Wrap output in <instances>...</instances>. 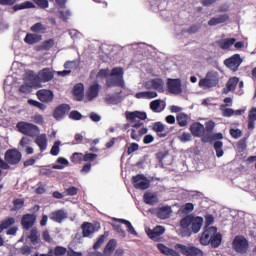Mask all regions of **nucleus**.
Masks as SVG:
<instances>
[{"label":"nucleus","mask_w":256,"mask_h":256,"mask_svg":"<svg viewBox=\"0 0 256 256\" xmlns=\"http://www.w3.org/2000/svg\"><path fill=\"white\" fill-rule=\"evenodd\" d=\"M83 237H91L95 233V225L90 222H84L81 226Z\"/></svg>","instance_id":"obj_24"},{"label":"nucleus","mask_w":256,"mask_h":256,"mask_svg":"<svg viewBox=\"0 0 256 256\" xmlns=\"http://www.w3.org/2000/svg\"><path fill=\"white\" fill-rule=\"evenodd\" d=\"M175 249L180 251L182 255L185 256H203V250L195 247V246H187L185 244H176Z\"/></svg>","instance_id":"obj_9"},{"label":"nucleus","mask_w":256,"mask_h":256,"mask_svg":"<svg viewBox=\"0 0 256 256\" xmlns=\"http://www.w3.org/2000/svg\"><path fill=\"white\" fill-rule=\"evenodd\" d=\"M98 155L95 153H86L84 155V161L89 162V161H95L97 159Z\"/></svg>","instance_id":"obj_62"},{"label":"nucleus","mask_w":256,"mask_h":256,"mask_svg":"<svg viewBox=\"0 0 256 256\" xmlns=\"http://www.w3.org/2000/svg\"><path fill=\"white\" fill-rule=\"evenodd\" d=\"M70 161H71L72 163H75V164L81 163V161H84V155H83V153H81V152H75V153H73L72 156L70 157Z\"/></svg>","instance_id":"obj_43"},{"label":"nucleus","mask_w":256,"mask_h":256,"mask_svg":"<svg viewBox=\"0 0 256 256\" xmlns=\"http://www.w3.org/2000/svg\"><path fill=\"white\" fill-rule=\"evenodd\" d=\"M20 253L22 255H25V256H29L31 253H33V248H31L30 246L26 245V246H22L20 248Z\"/></svg>","instance_id":"obj_57"},{"label":"nucleus","mask_w":256,"mask_h":256,"mask_svg":"<svg viewBox=\"0 0 256 256\" xmlns=\"http://www.w3.org/2000/svg\"><path fill=\"white\" fill-rule=\"evenodd\" d=\"M157 217L159 219H169L171 217V207L164 206L158 209Z\"/></svg>","instance_id":"obj_31"},{"label":"nucleus","mask_w":256,"mask_h":256,"mask_svg":"<svg viewBox=\"0 0 256 256\" xmlns=\"http://www.w3.org/2000/svg\"><path fill=\"white\" fill-rule=\"evenodd\" d=\"M215 233H217V228L215 227H210L204 230V232L200 237L201 245H204V246L209 245L211 243V238L213 237V235H215Z\"/></svg>","instance_id":"obj_17"},{"label":"nucleus","mask_w":256,"mask_h":256,"mask_svg":"<svg viewBox=\"0 0 256 256\" xmlns=\"http://www.w3.org/2000/svg\"><path fill=\"white\" fill-rule=\"evenodd\" d=\"M16 129H18L19 133H22V135H27V137H37V135H39V126L33 123L20 121L17 123Z\"/></svg>","instance_id":"obj_6"},{"label":"nucleus","mask_w":256,"mask_h":256,"mask_svg":"<svg viewBox=\"0 0 256 256\" xmlns=\"http://www.w3.org/2000/svg\"><path fill=\"white\" fill-rule=\"evenodd\" d=\"M255 121H256V108H252L248 114V129H255Z\"/></svg>","instance_id":"obj_34"},{"label":"nucleus","mask_w":256,"mask_h":256,"mask_svg":"<svg viewBox=\"0 0 256 256\" xmlns=\"http://www.w3.org/2000/svg\"><path fill=\"white\" fill-rule=\"evenodd\" d=\"M230 135L233 137V139H239L243 135V132L240 129H230Z\"/></svg>","instance_id":"obj_56"},{"label":"nucleus","mask_w":256,"mask_h":256,"mask_svg":"<svg viewBox=\"0 0 256 256\" xmlns=\"http://www.w3.org/2000/svg\"><path fill=\"white\" fill-rule=\"evenodd\" d=\"M79 193V188L75 186H70L65 190V195L69 197H74V195H77Z\"/></svg>","instance_id":"obj_50"},{"label":"nucleus","mask_w":256,"mask_h":256,"mask_svg":"<svg viewBox=\"0 0 256 256\" xmlns=\"http://www.w3.org/2000/svg\"><path fill=\"white\" fill-rule=\"evenodd\" d=\"M181 87V79H168L167 89L172 95H181V93H183V89Z\"/></svg>","instance_id":"obj_12"},{"label":"nucleus","mask_w":256,"mask_h":256,"mask_svg":"<svg viewBox=\"0 0 256 256\" xmlns=\"http://www.w3.org/2000/svg\"><path fill=\"white\" fill-rule=\"evenodd\" d=\"M112 227L116 233H119L122 237H125V230H123V227L120 224H113Z\"/></svg>","instance_id":"obj_61"},{"label":"nucleus","mask_w":256,"mask_h":256,"mask_svg":"<svg viewBox=\"0 0 256 256\" xmlns=\"http://www.w3.org/2000/svg\"><path fill=\"white\" fill-rule=\"evenodd\" d=\"M203 217L187 215L180 221L183 237H191V233H199L203 227Z\"/></svg>","instance_id":"obj_1"},{"label":"nucleus","mask_w":256,"mask_h":256,"mask_svg":"<svg viewBox=\"0 0 256 256\" xmlns=\"http://www.w3.org/2000/svg\"><path fill=\"white\" fill-rule=\"evenodd\" d=\"M103 243H105V235H100L98 240L93 245V249L97 251V249H99Z\"/></svg>","instance_id":"obj_58"},{"label":"nucleus","mask_w":256,"mask_h":256,"mask_svg":"<svg viewBox=\"0 0 256 256\" xmlns=\"http://www.w3.org/2000/svg\"><path fill=\"white\" fill-rule=\"evenodd\" d=\"M22 158L23 154H21L17 149H8L4 154V160L10 166L19 165V163H21Z\"/></svg>","instance_id":"obj_8"},{"label":"nucleus","mask_w":256,"mask_h":256,"mask_svg":"<svg viewBox=\"0 0 256 256\" xmlns=\"http://www.w3.org/2000/svg\"><path fill=\"white\" fill-rule=\"evenodd\" d=\"M55 256L67 255V248L63 246H56L53 250Z\"/></svg>","instance_id":"obj_48"},{"label":"nucleus","mask_w":256,"mask_h":256,"mask_svg":"<svg viewBox=\"0 0 256 256\" xmlns=\"http://www.w3.org/2000/svg\"><path fill=\"white\" fill-rule=\"evenodd\" d=\"M159 107H161V100H153L150 103V109L154 113H159Z\"/></svg>","instance_id":"obj_51"},{"label":"nucleus","mask_w":256,"mask_h":256,"mask_svg":"<svg viewBox=\"0 0 256 256\" xmlns=\"http://www.w3.org/2000/svg\"><path fill=\"white\" fill-rule=\"evenodd\" d=\"M106 87H125L123 80V68L114 67L111 70L110 77L106 78Z\"/></svg>","instance_id":"obj_3"},{"label":"nucleus","mask_w":256,"mask_h":256,"mask_svg":"<svg viewBox=\"0 0 256 256\" xmlns=\"http://www.w3.org/2000/svg\"><path fill=\"white\" fill-rule=\"evenodd\" d=\"M200 29H201V24H194L186 30V33H189L190 35H194L195 33H199Z\"/></svg>","instance_id":"obj_53"},{"label":"nucleus","mask_w":256,"mask_h":256,"mask_svg":"<svg viewBox=\"0 0 256 256\" xmlns=\"http://www.w3.org/2000/svg\"><path fill=\"white\" fill-rule=\"evenodd\" d=\"M36 96L41 103H52L53 99H55L53 91L47 89L38 90Z\"/></svg>","instance_id":"obj_14"},{"label":"nucleus","mask_w":256,"mask_h":256,"mask_svg":"<svg viewBox=\"0 0 256 256\" xmlns=\"http://www.w3.org/2000/svg\"><path fill=\"white\" fill-rule=\"evenodd\" d=\"M43 36L40 34H35V33H27L24 42L27 43V45H35L42 41Z\"/></svg>","instance_id":"obj_21"},{"label":"nucleus","mask_w":256,"mask_h":256,"mask_svg":"<svg viewBox=\"0 0 256 256\" xmlns=\"http://www.w3.org/2000/svg\"><path fill=\"white\" fill-rule=\"evenodd\" d=\"M147 235L150 239H153V241H159V236L154 230L149 229L147 231Z\"/></svg>","instance_id":"obj_63"},{"label":"nucleus","mask_w":256,"mask_h":256,"mask_svg":"<svg viewBox=\"0 0 256 256\" xmlns=\"http://www.w3.org/2000/svg\"><path fill=\"white\" fill-rule=\"evenodd\" d=\"M55 45V40L50 38L44 42L40 46H38L39 51H49Z\"/></svg>","instance_id":"obj_37"},{"label":"nucleus","mask_w":256,"mask_h":256,"mask_svg":"<svg viewBox=\"0 0 256 256\" xmlns=\"http://www.w3.org/2000/svg\"><path fill=\"white\" fill-rule=\"evenodd\" d=\"M23 9H35V4H33L31 1H26L21 4H16L13 7L14 11H21Z\"/></svg>","instance_id":"obj_35"},{"label":"nucleus","mask_w":256,"mask_h":256,"mask_svg":"<svg viewBox=\"0 0 256 256\" xmlns=\"http://www.w3.org/2000/svg\"><path fill=\"white\" fill-rule=\"evenodd\" d=\"M53 77L54 74L51 69L44 68L39 71L38 75L33 76L31 83L34 87H41V83H49V81L53 80Z\"/></svg>","instance_id":"obj_7"},{"label":"nucleus","mask_w":256,"mask_h":256,"mask_svg":"<svg viewBox=\"0 0 256 256\" xmlns=\"http://www.w3.org/2000/svg\"><path fill=\"white\" fill-rule=\"evenodd\" d=\"M190 132L193 137H203L205 135V126L200 122L193 123L190 126Z\"/></svg>","instance_id":"obj_20"},{"label":"nucleus","mask_w":256,"mask_h":256,"mask_svg":"<svg viewBox=\"0 0 256 256\" xmlns=\"http://www.w3.org/2000/svg\"><path fill=\"white\" fill-rule=\"evenodd\" d=\"M229 16L227 14L219 15L218 17H213L208 21L210 27H215V25H221V23H227Z\"/></svg>","instance_id":"obj_26"},{"label":"nucleus","mask_w":256,"mask_h":256,"mask_svg":"<svg viewBox=\"0 0 256 256\" xmlns=\"http://www.w3.org/2000/svg\"><path fill=\"white\" fill-rule=\"evenodd\" d=\"M115 221H118V223H123V225H126L128 233H131V235H137V231H135V228L133 227V224H131L130 221L126 219H115Z\"/></svg>","instance_id":"obj_39"},{"label":"nucleus","mask_w":256,"mask_h":256,"mask_svg":"<svg viewBox=\"0 0 256 256\" xmlns=\"http://www.w3.org/2000/svg\"><path fill=\"white\" fill-rule=\"evenodd\" d=\"M12 203L13 207L10 209L12 213H14L15 211H21V209L25 207V199L23 198H15Z\"/></svg>","instance_id":"obj_32"},{"label":"nucleus","mask_w":256,"mask_h":256,"mask_svg":"<svg viewBox=\"0 0 256 256\" xmlns=\"http://www.w3.org/2000/svg\"><path fill=\"white\" fill-rule=\"evenodd\" d=\"M219 85V73L217 71H209L206 73L205 77L200 79L198 86L200 89H213Z\"/></svg>","instance_id":"obj_4"},{"label":"nucleus","mask_w":256,"mask_h":256,"mask_svg":"<svg viewBox=\"0 0 256 256\" xmlns=\"http://www.w3.org/2000/svg\"><path fill=\"white\" fill-rule=\"evenodd\" d=\"M135 151H139V144L131 143L127 149V155H131L132 153H135Z\"/></svg>","instance_id":"obj_59"},{"label":"nucleus","mask_w":256,"mask_h":256,"mask_svg":"<svg viewBox=\"0 0 256 256\" xmlns=\"http://www.w3.org/2000/svg\"><path fill=\"white\" fill-rule=\"evenodd\" d=\"M152 131L157 133L160 138H165L167 137V135H169V131H167V126H165V124L161 122H155L154 124H152Z\"/></svg>","instance_id":"obj_19"},{"label":"nucleus","mask_w":256,"mask_h":256,"mask_svg":"<svg viewBox=\"0 0 256 256\" xmlns=\"http://www.w3.org/2000/svg\"><path fill=\"white\" fill-rule=\"evenodd\" d=\"M69 111H71V106L69 104H60L54 109L53 117L57 121H61Z\"/></svg>","instance_id":"obj_16"},{"label":"nucleus","mask_w":256,"mask_h":256,"mask_svg":"<svg viewBox=\"0 0 256 256\" xmlns=\"http://www.w3.org/2000/svg\"><path fill=\"white\" fill-rule=\"evenodd\" d=\"M115 249H117V240L111 239L108 241L104 248V255H113L115 252Z\"/></svg>","instance_id":"obj_30"},{"label":"nucleus","mask_w":256,"mask_h":256,"mask_svg":"<svg viewBox=\"0 0 256 256\" xmlns=\"http://www.w3.org/2000/svg\"><path fill=\"white\" fill-rule=\"evenodd\" d=\"M144 87L146 89H155V91L163 92V87H165V82L161 78H154L145 82Z\"/></svg>","instance_id":"obj_15"},{"label":"nucleus","mask_w":256,"mask_h":256,"mask_svg":"<svg viewBox=\"0 0 256 256\" xmlns=\"http://www.w3.org/2000/svg\"><path fill=\"white\" fill-rule=\"evenodd\" d=\"M236 42H237V39L235 38H225V39L219 40L217 42V45L218 47H220V49L227 51V49H231V47H233V45H235Z\"/></svg>","instance_id":"obj_22"},{"label":"nucleus","mask_w":256,"mask_h":256,"mask_svg":"<svg viewBox=\"0 0 256 256\" xmlns=\"http://www.w3.org/2000/svg\"><path fill=\"white\" fill-rule=\"evenodd\" d=\"M143 199L146 205H157V203H159V198L157 197V194L153 192H146L143 196Z\"/></svg>","instance_id":"obj_25"},{"label":"nucleus","mask_w":256,"mask_h":256,"mask_svg":"<svg viewBox=\"0 0 256 256\" xmlns=\"http://www.w3.org/2000/svg\"><path fill=\"white\" fill-rule=\"evenodd\" d=\"M107 75H109V69L108 68L100 69L98 74H97V77H99L100 79H105V77H107Z\"/></svg>","instance_id":"obj_64"},{"label":"nucleus","mask_w":256,"mask_h":256,"mask_svg":"<svg viewBox=\"0 0 256 256\" xmlns=\"http://www.w3.org/2000/svg\"><path fill=\"white\" fill-rule=\"evenodd\" d=\"M33 3L40 7V9H48L49 7V0H33Z\"/></svg>","instance_id":"obj_52"},{"label":"nucleus","mask_w":256,"mask_h":256,"mask_svg":"<svg viewBox=\"0 0 256 256\" xmlns=\"http://www.w3.org/2000/svg\"><path fill=\"white\" fill-rule=\"evenodd\" d=\"M221 241H223V236L219 233H214L211 237L210 244L214 249H217L221 245Z\"/></svg>","instance_id":"obj_36"},{"label":"nucleus","mask_w":256,"mask_h":256,"mask_svg":"<svg viewBox=\"0 0 256 256\" xmlns=\"http://www.w3.org/2000/svg\"><path fill=\"white\" fill-rule=\"evenodd\" d=\"M105 101L109 105H119V103H121V99L116 95H107Z\"/></svg>","instance_id":"obj_42"},{"label":"nucleus","mask_w":256,"mask_h":256,"mask_svg":"<svg viewBox=\"0 0 256 256\" xmlns=\"http://www.w3.org/2000/svg\"><path fill=\"white\" fill-rule=\"evenodd\" d=\"M15 223V218L8 217L1 221L2 228L3 229H9V227H13V224Z\"/></svg>","instance_id":"obj_45"},{"label":"nucleus","mask_w":256,"mask_h":256,"mask_svg":"<svg viewBox=\"0 0 256 256\" xmlns=\"http://www.w3.org/2000/svg\"><path fill=\"white\" fill-rule=\"evenodd\" d=\"M132 184L135 189H140V191H145L151 187V180H149L145 175L138 174L132 177Z\"/></svg>","instance_id":"obj_10"},{"label":"nucleus","mask_w":256,"mask_h":256,"mask_svg":"<svg viewBox=\"0 0 256 256\" xmlns=\"http://www.w3.org/2000/svg\"><path fill=\"white\" fill-rule=\"evenodd\" d=\"M30 31L36 35H39V33L41 35H43V34L47 33V27H45V25H43V23L37 22L30 27Z\"/></svg>","instance_id":"obj_29"},{"label":"nucleus","mask_w":256,"mask_h":256,"mask_svg":"<svg viewBox=\"0 0 256 256\" xmlns=\"http://www.w3.org/2000/svg\"><path fill=\"white\" fill-rule=\"evenodd\" d=\"M28 105H31L32 107H37V109H40L41 111H45L47 109V106H45V104L33 99L28 100Z\"/></svg>","instance_id":"obj_44"},{"label":"nucleus","mask_w":256,"mask_h":256,"mask_svg":"<svg viewBox=\"0 0 256 256\" xmlns=\"http://www.w3.org/2000/svg\"><path fill=\"white\" fill-rule=\"evenodd\" d=\"M59 147H61V141L58 140V141L54 142V144L50 150V155L57 157V155H59V152L61 151V149Z\"/></svg>","instance_id":"obj_46"},{"label":"nucleus","mask_w":256,"mask_h":256,"mask_svg":"<svg viewBox=\"0 0 256 256\" xmlns=\"http://www.w3.org/2000/svg\"><path fill=\"white\" fill-rule=\"evenodd\" d=\"M74 96L76 97V100L82 101L85 97V87L83 86V83H78L74 86L73 90Z\"/></svg>","instance_id":"obj_27"},{"label":"nucleus","mask_w":256,"mask_h":256,"mask_svg":"<svg viewBox=\"0 0 256 256\" xmlns=\"http://www.w3.org/2000/svg\"><path fill=\"white\" fill-rule=\"evenodd\" d=\"M179 127H187L189 116L185 113H179L176 117Z\"/></svg>","instance_id":"obj_38"},{"label":"nucleus","mask_w":256,"mask_h":256,"mask_svg":"<svg viewBox=\"0 0 256 256\" xmlns=\"http://www.w3.org/2000/svg\"><path fill=\"white\" fill-rule=\"evenodd\" d=\"M22 229L29 231L37 223V214H24L21 218Z\"/></svg>","instance_id":"obj_13"},{"label":"nucleus","mask_w":256,"mask_h":256,"mask_svg":"<svg viewBox=\"0 0 256 256\" xmlns=\"http://www.w3.org/2000/svg\"><path fill=\"white\" fill-rule=\"evenodd\" d=\"M195 209V205H193V203H186L183 207H182V211L184 213H191V211H193Z\"/></svg>","instance_id":"obj_60"},{"label":"nucleus","mask_w":256,"mask_h":256,"mask_svg":"<svg viewBox=\"0 0 256 256\" xmlns=\"http://www.w3.org/2000/svg\"><path fill=\"white\" fill-rule=\"evenodd\" d=\"M241 63H243V58H241L240 54H234L230 58L224 60L225 67L234 72L239 70Z\"/></svg>","instance_id":"obj_11"},{"label":"nucleus","mask_w":256,"mask_h":256,"mask_svg":"<svg viewBox=\"0 0 256 256\" xmlns=\"http://www.w3.org/2000/svg\"><path fill=\"white\" fill-rule=\"evenodd\" d=\"M69 118L72 119L73 121H81L83 119V114H81L77 110H73L70 112Z\"/></svg>","instance_id":"obj_49"},{"label":"nucleus","mask_w":256,"mask_h":256,"mask_svg":"<svg viewBox=\"0 0 256 256\" xmlns=\"http://www.w3.org/2000/svg\"><path fill=\"white\" fill-rule=\"evenodd\" d=\"M157 249L160 251V253L166 256H181V253L165 246V244H157Z\"/></svg>","instance_id":"obj_23"},{"label":"nucleus","mask_w":256,"mask_h":256,"mask_svg":"<svg viewBox=\"0 0 256 256\" xmlns=\"http://www.w3.org/2000/svg\"><path fill=\"white\" fill-rule=\"evenodd\" d=\"M32 141L29 137L23 136L22 139L20 140V147H22V149H25V147H29V145H31Z\"/></svg>","instance_id":"obj_55"},{"label":"nucleus","mask_w":256,"mask_h":256,"mask_svg":"<svg viewBox=\"0 0 256 256\" xmlns=\"http://www.w3.org/2000/svg\"><path fill=\"white\" fill-rule=\"evenodd\" d=\"M214 150L216 151L217 157H223V155H225V152L223 151V142L219 140L214 142Z\"/></svg>","instance_id":"obj_41"},{"label":"nucleus","mask_w":256,"mask_h":256,"mask_svg":"<svg viewBox=\"0 0 256 256\" xmlns=\"http://www.w3.org/2000/svg\"><path fill=\"white\" fill-rule=\"evenodd\" d=\"M232 249L238 255H247L249 251V240L243 235H237L232 242Z\"/></svg>","instance_id":"obj_5"},{"label":"nucleus","mask_w":256,"mask_h":256,"mask_svg":"<svg viewBox=\"0 0 256 256\" xmlns=\"http://www.w3.org/2000/svg\"><path fill=\"white\" fill-rule=\"evenodd\" d=\"M126 119L129 121L132 129H131V139L134 141H141V136L139 134V131H136L135 129H139L140 127H143V122L145 119H147V113L146 112H140V111H134V112H126Z\"/></svg>","instance_id":"obj_2"},{"label":"nucleus","mask_w":256,"mask_h":256,"mask_svg":"<svg viewBox=\"0 0 256 256\" xmlns=\"http://www.w3.org/2000/svg\"><path fill=\"white\" fill-rule=\"evenodd\" d=\"M36 145H38L40 151H45L47 149V135L41 134L35 140Z\"/></svg>","instance_id":"obj_33"},{"label":"nucleus","mask_w":256,"mask_h":256,"mask_svg":"<svg viewBox=\"0 0 256 256\" xmlns=\"http://www.w3.org/2000/svg\"><path fill=\"white\" fill-rule=\"evenodd\" d=\"M239 85V78L232 77L228 80L226 87L228 91H235L237 89V86Z\"/></svg>","instance_id":"obj_40"},{"label":"nucleus","mask_w":256,"mask_h":256,"mask_svg":"<svg viewBox=\"0 0 256 256\" xmlns=\"http://www.w3.org/2000/svg\"><path fill=\"white\" fill-rule=\"evenodd\" d=\"M223 107H225V105L220 106L221 111H223L222 112L223 117H232L234 115L235 111L233 109L231 108L223 109Z\"/></svg>","instance_id":"obj_54"},{"label":"nucleus","mask_w":256,"mask_h":256,"mask_svg":"<svg viewBox=\"0 0 256 256\" xmlns=\"http://www.w3.org/2000/svg\"><path fill=\"white\" fill-rule=\"evenodd\" d=\"M49 219L54 223H63L67 219V212L63 209L53 211L49 214Z\"/></svg>","instance_id":"obj_18"},{"label":"nucleus","mask_w":256,"mask_h":256,"mask_svg":"<svg viewBox=\"0 0 256 256\" xmlns=\"http://www.w3.org/2000/svg\"><path fill=\"white\" fill-rule=\"evenodd\" d=\"M28 237L32 243H37V241H39V232L37 231V228H32Z\"/></svg>","instance_id":"obj_47"},{"label":"nucleus","mask_w":256,"mask_h":256,"mask_svg":"<svg viewBox=\"0 0 256 256\" xmlns=\"http://www.w3.org/2000/svg\"><path fill=\"white\" fill-rule=\"evenodd\" d=\"M87 97L89 101H93V99L99 97V84L95 83L91 85L87 91Z\"/></svg>","instance_id":"obj_28"}]
</instances>
